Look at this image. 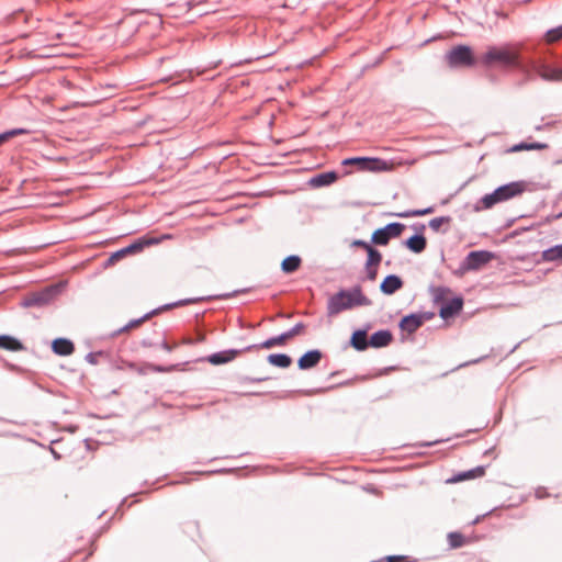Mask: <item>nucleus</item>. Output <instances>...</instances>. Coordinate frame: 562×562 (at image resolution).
<instances>
[{
  "label": "nucleus",
  "mask_w": 562,
  "mask_h": 562,
  "mask_svg": "<svg viewBox=\"0 0 562 562\" xmlns=\"http://www.w3.org/2000/svg\"><path fill=\"white\" fill-rule=\"evenodd\" d=\"M364 269H366V278L369 280V281H374L378 277V270H379V266H366L364 265Z\"/></svg>",
  "instance_id": "nucleus-39"
},
{
  "label": "nucleus",
  "mask_w": 562,
  "mask_h": 562,
  "mask_svg": "<svg viewBox=\"0 0 562 562\" xmlns=\"http://www.w3.org/2000/svg\"><path fill=\"white\" fill-rule=\"evenodd\" d=\"M429 292L432 294L434 304L440 306L442 302H445L446 295L451 292V289L446 285H434L429 286Z\"/></svg>",
  "instance_id": "nucleus-31"
},
{
  "label": "nucleus",
  "mask_w": 562,
  "mask_h": 562,
  "mask_svg": "<svg viewBox=\"0 0 562 562\" xmlns=\"http://www.w3.org/2000/svg\"><path fill=\"white\" fill-rule=\"evenodd\" d=\"M402 245L413 254H422L427 247L425 235H411L402 241Z\"/></svg>",
  "instance_id": "nucleus-21"
},
{
  "label": "nucleus",
  "mask_w": 562,
  "mask_h": 562,
  "mask_svg": "<svg viewBox=\"0 0 562 562\" xmlns=\"http://www.w3.org/2000/svg\"><path fill=\"white\" fill-rule=\"evenodd\" d=\"M382 254L373 245L367 250L366 266H380Z\"/></svg>",
  "instance_id": "nucleus-34"
},
{
  "label": "nucleus",
  "mask_w": 562,
  "mask_h": 562,
  "mask_svg": "<svg viewBox=\"0 0 562 562\" xmlns=\"http://www.w3.org/2000/svg\"><path fill=\"white\" fill-rule=\"evenodd\" d=\"M419 316V319L422 324L424 325L425 322L431 321L435 317V312L432 311H426V312H416Z\"/></svg>",
  "instance_id": "nucleus-42"
},
{
  "label": "nucleus",
  "mask_w": 562,
  "mask_h": 562,
  "mask_svg": "<svg viewBox=\"0 0 562 562\" xmlns=\"http://www.w3.org/2000/svg\"><path fill=\"white\" fill-rule=\"evenodd\" d=\"M423 326L419 316L416 312H412L401 317L398 321V328L401 331L407 334H414L418 328Z\"/></svg>",
  "instance_id": "nucleus-19"
},
{
  "label": "nucleus",
  "mask_w": 562,
  "mask_h": 562,
  "mask_svg": "<svg viewBox=\"0 0 562 562\" xmlns=\"http://www.w3.org/2000/svg\"><path fill=\"white\" fill-rule=\"evenodd\" d=\"M240 352V349H226L214 352L207 356L204 360H206L209 363L213 366H221L229 361H233Z\"/></svg>",
  "instance_id": "nucleus-18"
},
{
  "label": "nucleus",
  "mask_w": 562,
  "mask_h": 562,
  "mask_svg": "<svg viewBox=\"0 0 562 562\" xmlns=\"http://www.w3.org/2000/svg\"><path fill=\"white\" fill-rule=\"evenodd\" d=\"M339 173L336 170H327L324 172H319L311 177L307 181V184L313 189H319L329 187L335 183L339 179Z\"/></svg>",
  "instance_id": "nucleus-14"
},
{
  "label": "nucleus",
  "mask_w": 562,
  "mask_h": 562,
  "mask_svg": "<svg viewBox=\"0 0 562 562\" xmlns=\"http://www.w3.org/2000/svg\"><path fill=\"white\" fill-rule=\"evenodd\" d=\"M394 369H395V367H387V368H384V369H382V370H381V373H380V374L387 373L389 371L394 370Z\"/></svg>",
  "instance_id": "nucleus-58"
},
{
  "label": "nucleus",
  "mask_w": 562,
  "mask_h": 562,
  "mask_svg": "<svg viewBox=\"0 0 562 562\" xmlns=\"http://www.w3.org/2000/svg\"><path fill=\"white\" fill-rule=\"evenodd\" d=\"M245 468L246 467H243V468H232V469H222V470H218L217 472H231V473H237V475L239 477H243L246 472H245Z\"/></svg>",
  "instance_id": "nucleus-49"
},
{
  "label": "nucleus",
  "mask_w": 562,
  "mask_h": 562,
  "mask_svg": "<svg viewBox=\"0 0 562 562\" xmlns=\"http://www.w3.org/2000/svg\"><path fill=\"white\" fill-rule=\"evenodd\" d=\"M274 52L276 50L272 47H266V48H260V49H254L250 54H248V74L259 71V69H256V68L250 69L249 68V66L251 65V63L254 60H259V59L269 57V56L273 55Z\"/></svg>",
  "instance_id": "nucleus-28"
},
{
  "label": "nucleus",
  "mask_w": 562,
  "mask_h": 562,
  "mask_svg": "<svg viewBox=\"0 0 562 562\" xmlns=\"http://www.w3.org/2000/svg\"><path fill=\"white\" fill-rule=\"evenodd\" d=\"M434 212H435V206L434 205L427 206L425 209H415L416 217L417 216H424V215H427V214H431Z\"/></svg>",
  "instance_id": "nucleus-48"
},
{
  "label": "nucleus",
  "mask_w": 562,
  "mask_h": 562,
  "mask_svg": "<svg viewBox=\"0 0 562 562\" xmlns=\"http://www.w3.org/2000/svg\"><path fill=\"white\" fill-rule=\"evenodd\" d=\"M450 548L458 549L467 543V539L463 533L459 531H451L447 536Z\"/></svg>",
  "instance_id": "nucleus-33"
},
{
  "label": "nucleus",
  "mask_w": 562,
  "mask_h": 562,
  "mask_svg": "<svg viewBox=\"0 0 562 562\" xmlns=\"http://www.w3.org/2000/svg\"><path fill=\"white\" fill-rule=\"evenodd\" d=\"M445 60L451 69L472 68L479 64L473 48L467 44L452 46L445 54Z\"/></svg>",
  "instance_id": "nucleus-3"
},
{
  "label": "nucleus",
  "mask_w": 562,
  "mask_h": 562,
  "mask_svg": "<svg viewBox=\"0 0 562 562\" xmlns=\"http://www.w3.org/2000/svg\"><path fill=\"white\" fill-rule=\"evenodd\" d=\"M501 203L521 195L527 190L525 180L510 181L494 189Z\"/></svg>",
  "instance_id": "nucleus-10"
},
{
  "label": "nucleus",
  "mask_w": 562,
  "mask_h": 562,
  "mask_svg": "<svg viewBox=\"0 0 562 562\" xmlns=\"http://www.w3.org/2000/svg\"><path fill=\"white\" fill-rule=\"evenodd\" d=\"M52 453H53L55 459H57V460L60 459V454L57 453L54 449H52Z\"/></svg>",
  "instance_id": "nucleus-60"
},
{
  "label": "nucleus",
  "mask_w": 562,
  "mask_h": 562,
  "mask_svg": "<svg viewBox=\"0 0 562 562\" xmlns=\"http://www.w3.org/2000/svg\"><path fill=\"white\" fill-rule=\"evenodd\" d=\"M495 258H496V254L491 250H486V249L471 250L462 259V261L459 265V268L454 271V274L458 277H461L464 273L470 272V271H479L480 269H482L484 266L490 263Z\"/></svg>",
  "instance_id": "nucleus-4"
},
{
  "label": "nucleus",
  "mask_w": 562,
  "mask_h": 562,
  "mask_svg": "<svg viewBox=\"0 0 562 562\" xmlns=\"http://www.w3.org/2000/svg\"><path fill=\"white\" fill-rule=\"evenodd\" d=\"M302 258L299 255L286 256L280 265V269L284 274H292L300 269Z\"/></svg>",
  "instance_id": "nucleus-25"
},
{
  "label": "nucleus",
  "mask_w": 562,
  "mask_h": 562,
  "mask_svg": "<svg viewBox=\"0 0 562 562\" xmlns=\"http://www.w3.org/2000/svg\"><path fill=\"white\" fill-rule=\"evenodd\" d=\"M488 465H477L470 470L460 471L454 473L451 477L447 479V483H459L468 480L481 477L485 474Z\"/></svg>",
  "instance_id": "nucleus-17"
},
{
  "label": "nucleus",
  "mask_w": 562,
  "mask_h": 562,
  "mask_svg": "<svg viewBox=\"0 0 562 562\" xmlns=\"http://www.w3.org/2000/svg\"><path fill=\"white\" fill-rule=\"evenodd\" d=\"M448 439H437V440H434V441H424V442L418 443V446L419 447H432V446H436L438 443L445 442Z\"/></svg>",
  "instance_id": "nucleus-51"
},
{
  "label": "nucleus",
  "mask_w": 562,
  "mask_h": 562,
  "mask_svg": "<svg viewBox=\"0 0 562 562\" xmlns=\"http://www.w3.org/2000/svg\"><path fill=\"white\" fill-rule=\"evenodd\" d=\"M260 22L259 21H256L254 26L251 25L250 21H248V24H247V27H248V33L254 29V33H255V37H254V41L252 43L255 44L257 40H260V27H259V24Z\"/></svg>",
  "instance_id": "nucleus-43"
},
{
  "label": "nucleus",
  "mask_w": 562,
  "mask_h": 562,
  "mask_svg": "<svg viewBox=\"0 0 562 562\" xmlns=\"http://www.w3.org/2000/svg\"><path fill=\"white\" fill-rule=\"evenodd\" d=\"M501 203L495 190L490 193L484 194L481 199H479L473 205V212H482L485 210H490L496 204Z\"/></svg>",
  "instance_id": "nucleus-22"
},
{
  "label": "nucleus",
  "mask_w": 562,
  "mask_h": 562,
  "mask_svg": "<svg viewBox=\"0 0 562 562\" xmlns=\"http://www.w3.org/2000/svg\"><path fill=\"white\" fill-rule=\"evenodd\" d=\"M267 380H270V378L269 376H259V378H249L248 376V383L262 382V381H267Z\"/></svg>",
  "instance_id": "nucleus-53"
},
{
  "label": "nucleus",
  "mask_w": 562,
  "mask_h": 562,
  "mask_svg": "<svg viewBox=\"0 0 562 562\" xmlns=\"http://www.w3.org/2000/svg\"><path fill=\"white\" fill-rule=\"evenodd\" d=\"M394 340L391 329H378L369 336V348L381 349L385 348Z\"/></svg>",
  "instance_id": "nucleus-15"
},
{
  "label": "nucleus",
  "mask_w": 562,
  "mask_h": 562,
  "mask_svg": "<svg viewBox=\"0 0 562 562\" xmlns=\"http://www.w3.org/2000/svg\"><path fill=\"white\" fill-rule=\"evenodd\" d=\"M389 215L401 218L416 217L415 209L406 210L398 213H389Z\"/></svg>",
  "instance_id": "nucleus-40"
},
{
  "label": "nucleus",
  "mask_w": 562,
  "mask_h": 562,
  "mask_svg": "<svg viewBox=\"0 0 562 562\" xmlns=\"http://www.w3.org/2000/svg\"><path fill=\"white\" fill-rule=\"evenodd\" d=\"M272 193L268 190L263 191H248L247 196L249 199L259 198V196H271Z\"/></svg>",
  "instance_id": "nucleus-45"
},
{
  "label": "nucleus",
  "mask_w": 562,
  "mask_h": 562,
  "mask_svg": "<svg viewBox=\"0 0 562 562\" xmlns=\"http://www.w3.org/2000/svg\"><path fill=\"white\" fill-rule=\"evenodd\" d=\"M52 350L58 356H69L75 351V345L70 339L59 337L53 340Z\"/></svg>",
  "instance_id": "nucleus-23"
},
{
  "label": "nucleus",
  "mask_w": 562,
  "mask_h": 562,
  "mask_svg": "<svg viewBox=\"0 0 562 562\" xmlns=\"http://www.w3.org/2000/svg\"><path fill=\"white\" fill-rule=\"evenodd\" d=\"M351 383V380H346V381H342L338 384H333V385H329V386H326V387H317V389H302V390H296L295 392L301 394V395H304V396H312V395H315V394H323L329 390H333L335 387H340V386H346V385H349Z\"/></svg>",
  "instance_id": "nucleus-32"
},
{
  "label": "nucleus",
  "mask_w": 562,
  "mask_h": 562,
  "mask_svg": "<svg viewBox=\"0 0 562 562\" xmlns=\"http://www.w3.org/2000/svg\"><path fill=\"white\" fill-rule=\"evenodd\" d=\"M371 304L372 301L363 293L360 284H356L349 289L341 288L328 299L327 315L334 316L346 310Z\"/></svg>",
  "instance_id": "nucleus-2"
},
{
  "label": "nucleus",
  "mask_w": 562,
  "mask_h": 562,
  "mask_svg": "<svg viewBox=\"0 0 562 562\" xmlns=\"http://www.w3.org/2000/svg\"><path fill=\"white\" fill-rule=\"evenodd\" d=\"M159 347L164 350H166L167 352H171L173 350V346L169 345L166 340H162L160 344H159Z\"/></svg>",
  "instance_id": "nucleus-52"
},
{
  "label": "nucleus",
  "mask_w": 562,
  "mask_h": 562,
  "mask_svg": "<svg viewBox=\"0 0 562 562\" xmlns=\"http://www.w3.org/2000/svg\"><path fill=\"white\" fill-rule=\"evenodd\" d=\"M409 557L404 554H391L379 559V562H408Z\"/></svg>",
  "instance_id": "nucleus-38"
},
{
  "label": "nucleus",
  "mask_w": 562,
  "mask_h": 562,
  "mask_svg": "<svg viewBox=\"0 0 562 562\" xmlns=\"http://www.w3.org/2000/svg\"><path fill=\"white\" fill-rule=\"evenodd\" d=\"M549 145L547 143L541 142H520L518 144L513 145L509 148L510 153H517L520 150H542L547 149Z\"/></svg>",
  "instance_id": "nucleus-30"
},
{
  "label": "nucleus",
  "mask_w": 562,
  "mask_h": 562,
  "mask_svg": "<svg viewBox=\"0 0 562 562\" xmlns=\"http://www.w3.org/2000/svg\"><path fill=\"white\" fill-rule=\"evenodd\" d=\"M553 124H554L553 122H549V123H547V124H544V125H537V126L535 127V130H536V131H541V130H543L544 127L551 126V125H553Z\"/></svg>",
  "instance_id": "nucleus-57"
},
{
  "label": "nucleus",
  "mask_w": 562,
  "mask_h": 562,
  "mask_svg": "<svg viewBox=\"0 0 562 562\" xmlns=\"http://www.w3.org/2000/svg\"><path fill=\"white\" fill-rule=\"evenodd\" d=\"M267 362L276 368L288 369L292 364L293 359L288 353L276 352L267 356Z\"/></svg>",
  "instance_id": "nucleus-24"
},
{
  "label": "nucleus",
  "mask_w": 562,
  "mask_h": 562,
  "mask_svg": "<svg viewBox=\"0 0 562 562\" xmlns=\"http://www.w3.org/2000/svg\"><path fill=\"white\" fill-rule=\"evenodd\" d=\"M411 228L414 231V234L413 235H425L424 232L426 229V225L424 223H419V222H416V223H413L411 225Z\"/></svg>",
  "instance_id": "nucleus-44"
},
{
  "label": "nucleus",
  "mask_w": 562,
  "mask_h": 562,
  "mask_svg": "<svg viewBox=\"0 0 562 562\" xmlns=\"http://www.w3.org/2000/svg\"><path fill=\"white\" fill-rule=\"evenodd\" d=\"M550 58L551 53L549 49L541 48L525 61L520 59L509 45H490L480 56L479 63L485 68L493 66H499L505 69L517 68L525 76L524 82L531 80L537 75L546 81L559 80L562 78V70L550 67Z\"/></svg>",
  "instance_id": "nucleus-1"
},
{
  "label": "nucleus",
  "mask_w": 562,
  "mask_h": 562,
  "mask_svg": "<svg viewBox=\"0 0 562 562\" xmlns=\"http://www.w3.org/2000/svg\"><path fill=\"white\" fill-rule=\"evenodd\" d=\"M554 217H555V218H562V211H561V212H559V213H557V214H554Z\"/></svg>",
  "instance_id": "nucleus-64"
},
{
  "label": "nucleus",
  "mask_w": 562,
  "mask_h": 562,
  "mask_svg": "<svg viewBox=\"0 0 562 562\" xmlns=\"http://www.w3.org/2000/svg\"><path fill=\"white\" fill-rule=\"evenodd\" d=\"M61 283L50 284L41 291L33 292L25 296L21 302V306L29 307H44L50 304L63 291Z\"/></svg>",
  "instance_id": "nucleus-7"
},
{
  "label": "nucleus",
  "mask_w": 562,
  "mask_h": 562,
  "mask_svg": "<svg viewBox=\"0 0 562 562\" xmlns=\"http://www.w3.org/2000/svg\"><path fill=\"white\" fill-rule=\"evenodd\" d=\"M372 328L371 323H364L361 327L358 329H364L366 334L368 335L369 330Z\"/></svg>",
  "instance_id": "nucleus-55"
},
{
  "label": "nucleus",
  "mask_w": 562,
  "mask_h": 562,
  "mask_svg": "<svg viewBox=\"0 0 562 562\" xmlns=\"http://www.w3.org/2000/svg\"><path fill=\"white\" fill-rule=\"evenodd\" d=\"M516 220H517L516 217L507 220V221L505 222V224L503 225V228H509V227H512V226L514 225V223L516 222Z\"/></svg>",
  "instance_id": "nucleus-54"
},
{
  "label": "nucleus",
  "mask_w": 562,
  "mask_h": 562,
  "mask_svg": "<svg viewBox=\"0 0 562 562\" xmlns=\"http://www.w3.org/2000/svg\"><path fill=\"white\" fill-rule=\"evenodd\" d=\"M149 368L151 371L158 372V373L169 372L173 369V367H164L160 364H149Z\"/></svg>",
  "instance_id": "nucleus-46"
},
{
  "label": "nucleus",
  "mask_w": 562,
  "mask_h": 562,
  "mask_svg": "<svg viewBox=\"0 0 562 562\" xmlns=\"http://www.w3.org/2000/svg\"><path fill=\"white\" fill-rule=\"evenodd\" d=\"M562 38V24L546 32V41L553 42Z\"/></svg>",
  "instance_id": "nucleus-36"
},
{
  "label": "nucleus",
  "mask_w": 562,
  "mask_h": 562,
  "mask_svg": "<svg viewBox=\"0 0 562 562\" xmlns=\"http://www.w3.org/2000/svg\"><path fill=\"white\" fill-rule=\"evenodd\" d=\"M372 245H373V244H371V241H370V243H368V241H366V240H363V239H355V240L352 241V246H355V247H360V248L364 249L366 251H367V250H368Z\"/></svg>",
  "instance_id": "nucleus-47"
},
{
  "label": "nucleus",
  "mask_w": 562,
  "mask_h": 562,
  "mask_svg": "<svg viewBox=\"0 0 562 562\" xmlns=\"http://www.w3.org/2000/svg\"><path fill=\"white\" fill-rule=\"evenodd\" d=\"M348 346L359 352L366 351L369 348V337L364 329H353L350 335Z\"/></svg>",
  "instance_id": "nucleus-20"
},
{
  "label": "nucleus",
  "mask_w": 562,
  "mask_h": 562,
  "mask_svg": "<svg viewBox=\"0 0 562 562\" xmlns=\"http://www.w3.org/2000/svg\"><path fill=\"white\" fill-rule=\"evenodd\" d=\"M26 133H29V131L25 128H12L3 133H0V146L10 140L11 138Z\"/></svg>",
  "instance_id": "nucleus-35"
},
{
  "label": "nucleus",
  "mask_w": 562,
  "mask_h": 562,
  "mask_svg": "<svg viewBox=\"0 0 562 562\" xmlns=\"http://www.w3.org/2000/svg\"><path fill=\"white\" fill-rule=\"evenodd\" d=\"M464 297L461 294H456L450 299H447L439 306V316L443 321L452 319L460 315L463 311Z\"/></svg>",
  "instance_id": "nucleus-11"
},
{
  "label": "nucleus",
  "mask_w": 562,
  "mask_h": 562,
  "mask_svg": "<svg viewBox=\"0 0 562 562\" xmlns=\"http://www.w3.org/2000/svg\"><path fill=\"white\" fill-rule=\"evenodd\" d=\"M209 299H211V296H209V297H190V299L178 300V301L172 302V303L164 304V305H161V306H159L157 308H154L150 312L144 314L139 318L132 319L125 326L116 329L112 334V336L115 337V336H117V335H120V334H122L124 331H127L128 329L137 327L140 324H143L144 322L148 321L150 317L159 314L162 311H168V310H171V308H175V307H180V306H186V305L194 304V303H198V302H201V301H204V300H209Z\"/></svg>",
  "instance_id": "nucleus-6"
},
{
  "label": "nucleus",
  "mask_w": 562,
  "mask_h": 562,
  "mask_svg": "<svg viewBox=\"0 0 562 562\" xmlns=\"http://www.w3.org/2000/svg\"><path fill=\"white\" fill-rule=\"evenodd\" d=\"M404 286L403 279L395 273L385 276L380 283V291L384 295H393Z\"/></svg>",
  "instance_id": "nucleus-16"
},
{
  "label": "nucleus",
  "mask_w": 562,
  "mask_h": 562,
  "mask_svg": "<svg viewBox=\"0 0 562 562\" xmlns=\"http://www.w3.org/2000/svg\"><path fill=\"white\" fill-rule=\"evenodd\" d=\"M103 355V351L89 352L86 356V361L90 364H98V358Z\"/></svg>",
  "instance_id": "nucleus-41"
},
{
  "label": "nucleus",
  "mask_w": 562,
  "mask_h": 562,
  "mask_svg": "<svg viewBox=\"0 0 562 562\" xmlns=\"http://www.w3.org/2000/svg\"><path fill=\"white\" fill-rule=\"evenodd\" d=\"M339 373V371H334L331 372L329 375H328V379H331L334 376H337V374Z\"/></svg>",
  "instance_id": "nucleus-62"
},
{
  "label": "nucleus",
  "mask_w": 562,
  "mask_h": 562,
  "mask_svg": "<svg viewBox=\"0 0 562 562\" xmlns=\"http://www.w3.org/2000/svg\"><path fill=\"white\" fill-rule=\"evenodd\" d=\"M481 520V516H477L472 522L471 525H475L477 524L479 521Z\"/></svg>",
  "instance_id": "nucleus-63"
},
{
  "label": "nucleus",
  "mask_w": 562,
  "mask_h": 562,
  "mask_svg": "<svg viewBox=\"0 0 562 562\" xmlns=\"http://www.w3.org/2000/svg\"><path fill=\"white\" fill-rule=\"evenodd\" d=\"M0 349L21 351L24 350L25 347L22 341L11 335H0Z\"/></svg>",
  "instance_id": "nucleus-27"
},
{
  "label": "nucleus",
  "mask_w": 562,
  "mask_h": 562,
  "mask_svg": "<svg viewBox=\"0 0 562 562\" xmlns=\"http://www.w3.org/2000/svg\"><path fill=\"white\" fill-rule=\"evenodd\" d=\"M488 356H482V357H479L476 359H473V360H470V361H467L464 363H461L460 366L457 367L458 368H463V367H468V366H471V364H475V363H479L481 362L482 360L486 359Z\"/></svg>",
  "instance_id": "nucleus-50"
},
{
  "label": "nucleus",
  "mask_w": 562,
  "mask_h": 562,
  "mask_svg": "<svg viewBox=\"0 0 562 562\" xmlns=\"http://www.w3.org/2000/svg\"><path fill=\"white\" fill-rule=\"evenodd\" d=\"M142 346H144V347H154L155 344H153L149 339H143L142 340Z\"/></svg>",
  "instance_id": "nucleus-56"
},
{
  "label": "nucleus",
  "mask_w": 562,
  "mask_h": 562,
  "mask_svg": "<svg viewBox=\"0 0 562 562\" xmlns=\"http://www.w3.org/2000/svg\"><path fill=\"white\" fill-rule=\"evenodd\" d=\"M394 369H395V367H387V368H384V369H382V370H381V373H380V374L387 373L389 371L394 370Z\"/></svg>",
  "instance_id": "nucleus-59"
},
{
  "label": "nucleus",
  "mask_w": 562,
  "mask_h": 562,
  "mask_svg": "<svg viewBox=\"0 0 562 562\" xmlns=\"http://www.w3.org/2000/svg\"><path fill=\"white\" fill-rule=\"evenodd\" d=\"M156 243L155 239H145L144 237L136 239L132 244L126 247H123L113 254L106 259L105 266L113 265L120 259L124 258L126 255L137 254L144 249L145 246L151 245Z\"/></svg>",
  "instance_id": "nucleus-12"
},
{
  "label": "nucleus",
  "mask_w": 562,
  "mask_h": 562,
  "mask_svg": "<svg viewBox=\"0 0 562 562\" xmlns=\"http://www.w3.org/2000/svg\"><path fill=\"white\" fill-rule=\"evenodd\" d=\"M406 229V225L401 222H391L373 231L371 244L375 246H386L391 239L400 237Z\"/></svg>",
  "instance_id": "nucleus-8"
},
{
  "label": "nucleus",
  "mask_w": 562,
  "mask_h": 562,
  "mask_svg": "<svg viewBox=\"0 0 562 562\" xmlns=\"http://www.w3.org/2000/svg\"><path fill=\"white\" fill-rule=\"evenodd\" d=\"M536 226H538V225L537 224H531L529 226L518 227V228L512 231L509 234H507L505 236L504 240L506 241V240L513 239L515 237H518L522 233L533 229Z\"/></svg>",
  "instance_id": "nucleus-37"
},
{
  "label": "nucleus",
  "mask_w": 562,
  "mask_h": 562,
  "mask_svg": "<svg viewBox=\"0 0 562 562\" xmlns=\"http://www.w3.org/2000/svg\"><path fill=\"white\" fill-rule=\"evenodd\" d=\"M554 220H557V218L554 217V214L549 215V216H547V218H546V221H547V222H551V221H554Z\"/></svg>",
  "instance_id": "nucleus-61"
},
{
  "label": "nucleus",
  "mask_w": 562,
  "mask_h": 562,
  "mask_svg": "<svg viewBox=\"0 0 562 562\" xmlns=\"http://www.w3.org/2000/svg\"><path fill=\"white\" fill-rule=\"evenodd\" d=\"M541 261L555 262L562 261V243L555 244L541 251Z\"/></svg>",
  "instance_id": "nucleus-26"
},
{
  "label": "nucleus",
  "mask_w": 562,
  "mask_h": 562,
  "mask_svg": "<svg viewBox=\"0 0 562 562\" xmlns=\"http://www.w3.org/2000/svg\"><path fill=\"white\" fill-rule=\"evenodd\" d=\"M305 327L306 325L303 322H299L289 330L283 331L277 336L269 337L268 339L260 344L248 345V351L259 348L269 349L274 346H284L288 339L299 335Z\"/></svg>",
  "instance_id": "nucleus-9"
},
{
  "label": "nucleus",
  "mask_w": 562,
  "mask_h": 562,
  "mask_svg": "<svg viewBox=\"0 0 562 562\" xmlns=\"http://www.w3.org/2000/svg\"><path fill=\"white\" fill-rule=\"evenodd\" d=\"M452 222L451 216L449 215H442L431 218L428 222V226L431 231L442 234H447L449 232V227L442 228L443 225H449Z\"/></svg>",
  "instance_id": "nucleus-29"
},
{
  "label": "nucleus",
  "mask_w": 562,
  "mask_h": 562,
  "mask_svg": "<svg viewBox=\"0 0 562 562\" xmlns=\"http://www.w3.org/2000/svg\"><path fill=\"white\" fill-rule=\"evenodd\" d=\"M342 166H356L359 171L385 172L392 170L391 161L371 156L347 157L341 161Z\"/></svg>",
  "instance_id": "nucleus-5"
},
{
  "label": "nucleus",
  "mask_w": 562,
  "mask_h": 562,
  "mask_svg": "<svg viewBox=\"0 0 562 562\" xmlns=\"http://www.w3.org/2000/svg\"><path fill=\"white\" fill-rule=\"evenodd\" d=\"M324 353L321 349H308L297 359V368L302 371H307L316 368L322 361Z\"/></svg>",
  "instance_id": "nucleus-13"
}]
</instances>
